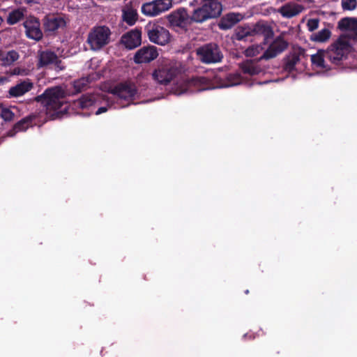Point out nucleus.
<instances>
[{
    "label": "nucleus",
    "mask_w": 357,
    "mask_h": 357,
    "mask_svg": "<svg viewBox=\"0 0 357 357\" xmlns=\"http://www.w3.org/2000/svg\"><path fill=\"white\" fill-rule=\"evenodd\" d=\"M338 28L341 30L349 31L351 33L357 31V19L344 17L338 22Z\"/></svg>",
    "instance_id": "25"
},
{
    "label": "nucleus",
    "mask_w": 357,
    "mask_h": 357,
    "mask_svg": "<svg viewBox=\"0 0 357 357\" xmlns=\"http://www.w3.org/2000/svg\"><path fill=\"white\" fill-rule=\"evenodd\" d=\"M53 64L55 66L56 69L59 70H63L66 68V66L63 65L61 60H60L58 56L56 61H55Z\"/></svg>",
    "instance_id": "37"
},
{
    "label": "nucleus",
    "mask_w": 357,
    "mask_h": 357,
    "mask_svg": "<svg viewBox=\"0 0 357 357\" xmlns=\"http://www.w3.org/2000/svg\"><path fill=\"white\" fill-rule=\"evenodd\" d=\"M25 29L26 36L36 41H40L43 36L40 29V22L38 18L34 16H29L23 22Z\"/></svg>",
    "instance_id": "9"
},
{
    "label": "nucleus",
    "mask_w": 357,
    "mask_h": 357,
    "mask_svg": "<svg viewBox=\"0 0 357 357\" xmlns=\"http://www.w3.org/2000/svg\"><path fill=\"white\" fill-rule=\"evenodd\" d=\"M172 6V0H153L142 6V12L145 15L156 16L169 10Z\"/></svg>",
    "instance_id": "8"
},
{
    "label": "nucleus",
    "mask_w": 357,
    "mask_h": 357,
    "mask_svg": "<svg viewBox=\"0 0 357 357\" xmlns=\"http://www.w3.org/2000/svg\"><path fill=\"white\" fill-rule=\"evenodd\" d=\"M304 54L303 49L289 53L283 59V69L287 73H292L296 70V66L300 61V56Z\"/></svg>",
    "instance_id": "18"
},
{
    "label": "nucleus",
    "mask_w": 357,
    "mask_h": 357,
    "mask_svg": "<svg viewBox=\"0 0 357 357\" xmlns=\"http://www.w3.org/2000/svg\"><path fill=\"white\" fill-rule=\"evenodd\" d=\"M91 83V79L89 77H82L80 79H76L73 82V88L76 93H80L82 91L86 90L89 84Z\"/></svg>",
    "instance_id": "29"
},
{
    "label": "nucleus",
    "mask_w": 357,
    "mask_h": 357,
    "mask_svg": "<svg viewBox=\"0 0 357 357\" xmlns=\"http://www.w3.org/2000/svg\"><path fill=\"white\" fill-rule=\"evenodd\" d=\"M325 59H326V51L324 50H319L315 54L311 56L312 63L323 69L327 68Z\"/></svg>",
    "instance_id": "26"
},
{
    "label": "nucleus",
    "mask_w": 357,
    "mask_h": 357,
    "mask_svg": "<svg viewBox=\"0 0 357 357\" xmlns=\"http://www.w3.org/2000/svg\"><path fill=\"white\" fill-rule=\"evenodd\" d=\"M121 41L127 49L132 50L136 48L142 43L141 29L136 28L127 32L121 37Z\"/></svg>",
    "instance_id": "15"
},
{
    "label": "nucleus",
    "mask_w": 357,
    "mask_h": 357,
    "mask_svg": "<svg viewBox=\"0 0 357 357\" xmlns=\"http://www.w3.org/2000/svg\"><path fill=\"white\" fill-rule=\"evenodd\" d=\"M24 16V10L21 8H17L9 13L6 19V22L9 25H13L22 20Z\"/></svg>",
    "instance_id": "27"
},
{
    "label": "nucleus",
    "mask_w": 357,
    "mask_h": 357,
    "mask_svg": "<svg viewBox=\"0 0 357 357\" xmlns=\"http://www.w3.org/2000/svg\"><path fill=\"white\" fill-rule=\"evenodd\" d=\"M351 45L348 39L343 36H340L326 51V59L332 63L339 65L350 52Z\"/></svg>",
    "instance_id": "3"
},
{
    "label": "nucleus",
    "mask_w": 357,
    "mask_h": 357,
    "mask_svg": "<svg viewBox=\"0 0 357 357\" xmlns=\"http://www.w3.org/2000/svg\"><path fill=\"white\" fill-rule=\"evenodd\" d=\"M264 33L266 38H272L273 36V31L270 26H264Z\"/></svg>",
    "instance_id": "36"
},
{
    "label": "nucleus",
    "mask_w": 357,
    "mask_h": 357,
    "mask_svg": "<svg viewBox=\"0 0 357 357\" xmlns=\"http://www.w3.org/2000/svg\"><path fill=\"white\" fill-rule=\"evenodd\" d=\"M259 59H246L238 64L239 68L244 74L250 76L257 75L263 72V68L259 65Z\"/></svg>",
    "instance_id": "17"
},
{
    "label": "nucleus",
    "mask_w": 357,
    "mask_h": 357,
    "mask_svg": "<svg viewBox=\"0 0 357 357\" xmlns=\"http://www.w3.org/2000/svg\"><path fill=\"white\" fill-rule=\"evenodd\" d=\"M33 88V82L26 79L10 87L8 90V94L10 97L17 98L30 91Z\"/></svg>",
    "instance_id": "19"
},
{
    "label": "nucleus",
    "mask_w": 357,
    "mask_h": 357,
    "mask_svg": "<svg viewBox=\"0 0 357 357\" xmlns=\"http://www.w3.org/2000/svg\"><path fill=\"white\" fill-rule=\"evenodd\" d=\"M319 20L318 18H312L307 20V27L309 31L312 32L319 27Z\"/></svg>",
    "instance_id": "34"
},
{
    "label": "nucleus",
    "mask_w": 357,
    "mask_h": 357,
    "mask_svg": "<svg viewBox=\"0 0 357 357\" xmlns=\"http://www.w3.org/2000/svg\"><path fill=\"white\" fill-rule=\"evenodd\" d=\"M199 60L205 64L217 63L222 61L223 54L219 46L213 43L204 44L196 50Z\"/></svg>",
    "instance_id": "4"
},
{
    "label": "nucleus",
    "mask_w": 357,
    "mask_h": 357,
    "mask_svg": "<svg viewBox=\"0 0 357 357\" xmlns=\"http://www.w3.org/2000/svg\"><path fill=\"white\" fill-rule=\"evenodd\" d=\"M341 6L344 10H354L357 7L356 0H342Z\"/></svg>",
    "instance_id": "33"
},
{
    "label": "nucleus",
    "mask_w": 357,
    "mask_h": 357,
    "mask_svg": "<svg viewBox=\"0 0 357 357\" xmlns=\"http://www.w3.org/2000/svg\"><path fill=\"white\" fill-rule=\"evenodd\" d=\"M242 19L239 13H229L222 17L218 24L219 28L222 30H227L233 27Z\"/></svg>",
    "instance_id": "21"
},
{
    "label": "nucleus",
    "mask_w": 357,
    "mask_h": 357,
    "mask_svg": "<svg viewBox=\"0 0 357 357\" xmlns=\"http://www.w3.org/2000/svg\"><path fill=\"white\" fill-rule=\"evenodd\" d=\"M18 59L19 54L15 50H10L7 52L1 50L0 63L2 66H10Z\"/></svg>",
    "instance_id": "23"
},
{
    "label": "nucleus",
    "mask_w": 357,
    "mask_h": 357,
    "mask_svg": "<svg viewBox=\"0 0 357 357\" xmlns=\"http://www.w3.org/2000/svg\"><path fill=\"white\" fill-rule=\"evenodd\" d=\"M15 116V113L10 108L0 103V117L3 119L4 121H12L14 120Z\"/></svg>",
    "instance_id": "30"
},
{
    "label": "nucleus",
    "mask_w": 357,
    "mask_h": 357,
    "mask_svg": "<svg viewBox=\"0 0 357 357\" xmlns=\"http://www.w3.org/2000/svg\"><path fill=\"white\" fill-rule=\"evenodd\" d=\"M245 294H249V290L248 289L245 290Z\"/></svg>",
    "instance_id": "43"
},
{
    "label": "nucleus",
    "mask_w": 357,
    "mask_h": 357,
    "mask_svg": "<svg viewBox=\"0 0 357 357\" xmlns=\"http://www.w3.org/2000/svg\"><path fill=\"white\" fill-rule=\"evenodd\" d=\"M111 31L106 26L93 27L89 32L87 43L92 50H99L109 43Z\"/></svg>",
    "instance_id": "5"
},
{
    "label": "nucleus",
    "mask_w": 357,
    "mask_h": 357,
    "mask_svg": "<svg viewBox=\"0 0 357 357\" xmlns=\"http://www.w3.org/2000/svg\"><path fill=\"white\" fill-rule=\"evenodd\" d=\"M158 56L157 47L153 45L144 46L140 48L134 56L136 63H149Z\"/></svg>",
    "instance_id": "14"
},
{
    "label": "nucleus",
    "mask_w": 357,
    "mask_h": 357,
    "mask_svg": "<svg viewBox=\"0 0 357 357\" xmlns=\"http://www.w3.org/2000/svg\"><path fill=\"white\" fill-rule=\"evenodd\" d=\"M248 36H250V33L245 29L238 28L236 31V38L238 40H244Z\"/></svg>",
    "instance_id": "35"
},
{
    "label": "nucleus",
    "mask_w": 357,
    "mask_h": 357,
    "mask_svg": "<svg viewBox=\"0 0 357 357\" xmlns=\"http://www.w3.org/2000/svg\"><path fill=\"white\" fill-rule=\"evenodd\" d=\"M167 19L170 26L173 28H179L186 31L188 26L192 24L190 16L187 9L179 8L172 11L167 16Z\"/></svg>",
    "instance_id": "7"
},
{
    "label": "nucleus",
    "mask_w": 357,
    "mask_h": 357,
    "mask_svg": "<svg viewBox=\"0 0 357 357\" xmlns=\"http://www.w3.org/2000/svg\"><path fill=\"white\" fill-rule=\"evenodd\" d=\"M201 6L195 9L190 16L191 22L202 23L220 17L222 11L221 0H199Z\"/></svg>",
    "instance_id": "1"
},
{
    "label": "nucleus",
    "mask_w": 357,
    "mask_h": 357,
    "mask_svg": "<svg viewBox=\"0 0 357 357\" xmlns=\"http://www.w3.org/2000/svg\"><path fill=\"white\" fill-rule=\"evenodd\" d=\"M349 38L357 42V31L350 33L349 34Z\"/></svg>",
    "instance_id": "40"
},
{
    "label": "nucleus",
    "mask_w": 357,
    "mask_h": 357,
    "mask_svg": "<svg viewBox=\"0 0 357 357\" xmlns=\"http://www.w3.org/2000/svg\"><path fill=\"white\" fill-rule=\"evenodd\" d=\"M331 32L328 29H323L321 31L312 34L310 40L315 42H325L330 38Z\"/></svg>",
    "instance_id": "28"
},
{
    "label": "nucleus",
    "mask_w": 357,
    "mask_h": 357,
    "mask_svg": "<svg viewBox=\"0 0 357 357\" xmlns=\"http://www.w3.org/2000/svg\"><path fill=\"white\" fill-rule=\"evenodd\" d=\"M149 40L158 45H165L170 41L169 31L158 22H149L144 28Z\"/></svg>",
    "instance_id": "6"
},
{
    "label": "nucleus",
    "mask_w": 357,
    "mask_h": 357,
    "mask_svg": "<svg viewBox=\"0 0 357 357\" xmlns=\"http://www.w3.org/2000/svg\"><path fill=\"white\" fill-rule=\"evenodd\" d=\"M178 73V69L176 67L165 65L155 70L152 77L158 84L167 85L171 82Z\"/></svg>",
    "instance_id": "10"
},
{
    "label": "nucleus",
    "mask_w": 357,
    "mask_h": 357,
    "mask_svg": "<svg viewBox=\"0 0 357 357\" xmlns=\"http://www.w3.org/2000/svg\"><path fill=\"white\" fill-rule=\"evenodd\" d=\"M204 78L203 77H195V78H192L189 82H188V85L189 86H195L198 84H200L202 82V80Z\"/></svg>",
    "instance_id": "38"
},
{
    "label": "nucleus",
    "mask_w": 357,
    "mask_h": 357,
    "mask_svg": "<svg viewBox=\"0 0 357 357\" xmlns=\"http://www.w3.org/2000/svg\"><path fill=\"white\" fill-rule=\"evenodd\" d=\"M20 68H15V69L13 70V74H14V75H19V74H20Z\"/></svg>",
    "instance_id": "42"
},
{
    "label": "nucleus",
    "mask_w": 357,
    "mask_h": 357,
    "mask_svg": "<svg viewBox=\"0 0 357 357\" xmlns=\"http://www.w3.org/2000/svg\"><path fill=\"white\" fill-rule=\"evenodd\" d=\"M57 59L56 53L51 50L40 51L38 52V67H45L53 64Z\"/></svg>",
    "instance_id": "22"
},
{
    "label": "nucleus",
    "mask_w": 357,
    "mask_h": 357,
    "mask_svg": "<svg viewBox=\"0 0 357 357\" xmlns=\"http://www.w3.org/2000/svg\"><path fill=\"white\" fill-rule=\"evenodd\" d=\"M303 10V6L297 3H287L281 6L278 12L281 14L283 17L292 18L299 15Z\"/></svg>",
    "instance_id": "20"
},
{
    "label": "nucleus",
    "mask_w": 357,
    "mask_h": 357,
    "mask_svg": "<svg viewBox=\"0 0 357 357\" xmlns=\"http://www.w3.org/2000/svg\"><path fill=\"white\" fill-rule=\"evenodd\" d=\"M64 91L60 86L47 88L41 95L34 98V100L40 102L47 114L52 111H58L63 105Z\"/></svg>",
    "instance_id": "2"
},
{
    "label": "nucleus",
    "mask_w": 357,
    "mask_h": 357,
    "mask_svg": "<svg viewBox=\"0 0 357 357\" xmlns=\"http://www.w3.org/2000/svg\"><path fill=\"white\" fill-rule=\"evenodd\" d=\"M227 84L225 86H232L240 84L243 82L242 76L238 73H229L227 76Z\"/></svg>",
    "instance_id": "32"
},
{
    "label": "nucleus",
    "mask_w": 357,
    "mask_h": 357,
    "mask_svg": "<svg viewBox=\"0 0 357 357\" xmlns=\"http://www.w3.org/2000/svg\"><path fill=\"white\" fill-rule=\"evenodd\" d=\"M95 98L91 94H84L79 99L74 101L75 107L86 109L94 105Z\"/></svg>",
    "instance_id": "24"
},
{
    "label": "nucleus",
    "mask_w": 357,
    "mask_h": 357,
    "mask_svg": "<svg viewBox=\"0 0 357 357\" xmlns=\"http://www.w3.org/2000/svg\"><path fill=\"white\" fill-rule=\"evenodd\" d=\"M254 52L253 49L248 48L246 50V55L249 56H254V52Z\"/></svg>",
    "instance_id": "41"
},
{
    "label": "nucleus",
    "mask_w": 357,
    "mask_h": 357,
    "mask_svg": "<svg viewBox=\"0 0 357 357\" xmlns=\"http://www.w3.org/2000/svg\"><path fill=\"white\" fill-rule=\"evenodd\" d=\"M107 111V108L106 107H100L98 108V109L96 112V114L98 115L102 113H104Z\"/></svg>",
    "instance_id": "39"
},
{
    "label": "nucleus",
    "mask_w": 357,
    "mask_h": 357,
    "mask_svg": "<svg viewBox=\"0 0 357 357\" xmlns=\"http://www.w3.org/2000/svg\"><path fill=\"white\" fill-rule=\"evenodd\" d=\"M288 47V43L281 36L277 37L263 53L260 59H270L275 58Z\"/></svg>",
    "instance_id": "12"
},
{
    "label": "nucleus",
    "mask_w": 357,
    "mask_h": 357,
    "mask_svg": "<svg viewBox=\"0 0 357 357\" xmlns=\"http://www.w3.org/2000/svg\"><path fill=\"white\" fill-rule=\"evenodd\" d=\"M123 20L129 25H133L137 20V13L132 9H128L123 12Z\"/></svg>",
    "instance_id": "31"
},
{
    "label": "nucleus",
    "mask_w": 357,
    "mask_h": 357,
    "mask_svg": "<svg viewBox=\"0 0 357 357\" xmlns=\"http://www.w3.org/2000/svg\"><path fill=\"white\" fill-rule=\"evenodd\" d=\"M110 93L118 98L125 100H132L137 93V89L134 84L130 82H123L117 84L110 89Z\"/></svg>",
    "instance_id": "11"
},
{
    "label": "nucleus",
    "mask_w": 357,
    "mask_h": 357,
    "mask_svg": "<svg viewBox=\"0 0 357 357\" xmlns=\"http://www.w3.org/2000/svg\"><path fill=\"white\" fill-rule=\"evenodd\" d=\"M36 119V115L31 114L22 119L14 124L13 129L10 130L7 135L8 137H13L18 132L26 131L29 128L33 127L35 125L34 121Z\"/></svg>",
    "instance_id": "16"
},
{
    "label": "nucleus",
    "mask_w": 357,
    "mask_h": 357,
    "mask_svg": "<svg viewBox=\"0 0 357 357\" xmlns=\"http://www.w3.org/2000/svg\"><path fill=\"white\" fill-rule=\"evenodd\" d=\"M66 25L65 20L60 16L46 15L43 19V28L45 33L50 36L53 35L61 28Z\"/></svg>",
    "instance_id": "13"
}]
</instances>
